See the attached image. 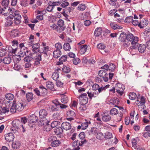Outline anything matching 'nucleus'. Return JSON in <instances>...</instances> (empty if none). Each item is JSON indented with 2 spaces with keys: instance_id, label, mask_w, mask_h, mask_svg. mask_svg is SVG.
<instances>
[{
  "instance_id": "3c124183",
  "label": "nucleus",
  "mask_w": 150,
  "mask_h": 150,
  "mask_svg": "<svg viewBox=\"0 0 150 150\" xmlns=\"http://www.w3.org/2000/svg\"><path fill=\"white\" fill-rule=\"evenodd\" d=\"M79 137L80 139H81V140H84V143L86 142V140L84 139L85 135L84 133L83 132H81L79 134Z\"/></svg>"
},
{
  "instance_id": "cd10ccee",
  "label": "nucleus",
  "mask_w": 150,
  "mask_h": 150,
  "mask_svg": "<svg viewBox=\"0 0 150 150\" xmlns=\"http://www.w3.org/2000/svg\"><path fill=\"white\" fill-rule=\"evenodd\" d=\"M102 33V30L101 28H96L94 32V35L96 36H99L101 35Z\"/></svg>"
},
{
  "instance_id": "393cba45",
  "label": "nucleus",
  "mask_w": 150,
  "mask_h": 150,
  "mask_svg": "<svg viewBox=\"0 0 150 150\" xmlns=\"http://www.w3.org/2000/svg\"><path fill=\"white\" fill-rule=\"evenodd\" d=\"M62 54L60 50H56L53 52V57L55 58H58L60 57Z\"/></svg>"
},
{
  "instance_id": "f257e3e1",
  "label": "nucleus",
  "mask_w": 150,
  "mask_h": 150,
  "mask_svg": "<svg viewBox=\"0 0 150 150\" xmlns=\"http://www.w3.org/2000/svg\"><path fill=\"white\" fill-rule=\"evenodd\" d=\"M127 36L126 42L123 44V46L125 47H127L131 44L132 45L129 47V51L132 52V50L135 49L137 42L139 41V38L137 37L134 36L133 35L130 33L127 35Z\"/></svg>"
},
{
  "instance_id": "774afa93",
  "label": "nucleus",
  "mask_w": 150,
  "mask_h": 150,
  "mask_svg": "<svg viewBox=\"0 0 150 150\" xmlns=\"http://www.w3.org/2000/svg\"><path fill=\"white\" fill-rule=\"evenodd\" d=\"M57 25L59 27H64V22L62 19H60L57 22Z\"/></svg>"
},
{
  "instance_id": "473e14b6",
  "label": "nucleus",
  "mask_w": 150,
  "mask_h": 150,
  "mask_svg": "<svg viewBox=\"0 0 150 150\" xmlns=\"http://www.w3.org/2000/svg\"><path fill=\"white\" fill-rule=\"evenodd\" d=\"M102 120L105 122H107L110 121L111 119V117L108 115H104L102 117Z\"/></svg>"
},
{
  "instance_id": "6e6d98bb",
  "label": "nucleus",
  "mask_w": 150,
  "mask_h": 150,
  "mask_svg": "<svg viewBox=\"0 0 150 150\" xmlns=\"http://www.w3.org/2000/svg\"><path fill=\"white\" fill-rule=\"evenodd\" d=\"M97 47L100 50H104L105 48V45L102 43L98 44L97 45Z\"/></svg>"
},
{
  "instance_id": "13d9d810",
  "label": "nucleus",
  "mask_w": 150,
  "mask_h": 150,
  "mask_svg": "<svg viewBox=\"0 0 150 150\" xmlns=\"http://www.w3.org/2000/svg\"><path fill=\"white\" fill-rule=\"evenodd\" d=\"M6 51L4 49H0V56H4L6 54Z\"/></svg>"
},
{
  "instance_id": "f8f14e48",
  "label": "nucleus",
  "mask_w": 150,
  "mask_h": 150,
  "mask_svg": "<svg viewBox=\"0 0 150 150\" xmlns=\"http://www.w3.org/2000/svg\"><path fill=\"white\" fill-rule=\"evenodd\" d=\"M13 104L12 105H11L10 102H9L8 103H6V105H8V106L10 108L9 111H10V112L13 113H14L16 112L17 110L15 106V101H13Z\"/></svg>"
},
{
  "instance_id": "0e129e2a",
  "label": "nucleus",
  "mask_w": 150,
  "mask_h": 150,
  "mask_svg": "<svg viewBox=\"0 0 150 150\" xmlns=\"http://www.w3.org/2000/svg\"><path fill=\"white\" fill-rule=\"evenodd\" d=\"M87 93L88 94V96L89 97L90 99H91L93 97H96V96L95 95L94 93H92L91 92L88 91L87 92Z\"/></svg>"
},
{
  "instance_id": "5fc2aeb1",
  "label": "nucleus",
  "mask_w": 150,
  "mask_h": 150,
  "mask_svg": "<svg viewBox=\"0 0 150 150\" xmlns=\"http://www.w3.org/2000/svg\"><path fill=\"white\" fill-rule=\"evenodd\" d=\"M137 96L136 94L134 93H131L129 94V97L131 100L134 99Z\"/></svg>"
},
{
  "instance_id": "7c9ffc66",
  "label": "nucleus",
  "mask_w": 150,
  "mask_h": 150,
  "mask_svg": "<svg viewBox=\"0 0 150 150\" xmlns=\"http://www.w3.org/2000/svg\"><path fill=\"white\" fill-rule=\"evenodd\" d=\"M98 74L100 77L103 78L104 76H108V74L106 72V71L103 70H100L98 71Z\"/></svg>"
},
{
  "instance_id": "603ef678",
  "label": "nucleus",
  "mask_w": 150,
  "mask_h": 150,
  "mask_svg": "<svg viewBox=\"0 0 150 150\" xmlns=\"http://www.w3.org/2000/svg\"><path fill=\"white\" fill-rule=\"evenodd\" d=\"M65 27H58L57 26V28L56 30L57 32L60 33L62 32L65 30Z\"/></svg>"
},
{
  "instance_id": "4468645a",
  "label": "nucleus",
  "mask_w": 150,
  "mask_h": 150,
  "mask_svg": "<svg viewBox=\"0 0 150 150\" xmlns=\"http://www.w3.org/2000/svg\"><path fill=\"white\" fill-rule=\"evenodd\" d=\"M61 127L63 129L66 131L70 130L71 127V124L67 122H63L61 125Z\"/></svg>"
},
{
  "instance_id": "49530a36",
  "label": "nucleus",
  "mask_w": 150,
  "mask_h": 150,
  "mask_svg": "<svg viewBox=\"0 0 150 150\" xmlns=\"http://www.w3.org/2000/svg\"><path fill=\"white\" fill-rule=\"evenodd\" d=\"M12 35L13 37H16L18 36V34L20 33L19 31L17 30H14L11 31Z\"/></svg>"
},
{
  "instance_id": "423d86ee",
  "label": "nucleus",
  "mask_w": 150,
  "mask_h": 150,
  "mask_svg": "<svg viewBox=\"0 0 150 150\" xmlns=\"http://www.w3.org/2000/svg\"><path fill=\"white\" fill-rule=\"evenodd\" d=\"M115 87L116 92L120 95H122L125 89L124 86L121 83H117L115 85Z\"/></svg>"
},
{
  "instance_id": "39448f33",
  "label": "nucleus",
  "mask_w": 150,
  "mask_h": 150,
  "mask_svg": "<svg viewBox=\"0 0 150 150\" xmlns=\"http://www.w3.org/2000/svg\"><path fill=\"white\" fill-rule=\"evenodd\" d=\"M79 99L80 104L81 105H85L88 102V99L87 95L86 93H83L77 97Z\"/></svg>"
},
{
  "instance_id": "bf43d9fd",
  "label": "nucleus",
  "mask_w": 150,
  "mask_h": 150,
  "mask_svg": "<svg viewBox=\"0 0 150 150\" xmlns=\"http://www.w3.org/2000/svg\"><path fill=\"white\" fill-rule=\"evenodd\" d=\"M133 19V17L132 16L127 17L125 19V22L127 23H129L131 22H132Z\"/></svg>"
},
{
  "instance_id": "9b49d317",
  "label": "nucleus",
  "mask_w": 150,
  "mask_h": 150,
  "mask_svg": "<svg viewBox=\"0 0 150 150\" xmlns=\"http://www.w3.org/2000/svg\"><path fill=\"white\" fill-rule=\"evenodd\" d=\"M15 138L14 134L12 133H10L5 134V139L8 142L12 141Z\"/></svg>"
},
{
  "instance_id": "4d7b16f0",
  "label": "nucleus",
  "mask_w": 150,
  "mask_h": 150,
  "mask_svg": "<svg viewBox=\"0 0 150 150\" xmlns=\"http://www.w3.org/2000/svg\"><path fill=\"white\" fill-rule=\"evenodd\" d=\"M49 26L52 29L56 30L57 28V25L55 24L50 23L49 24Z\"/></svg>"
},
{
  "instance_id": "20e7f679",
  "label": "nucleus",
  "mask_w": 150,
  "mask_h": 150,
  "mask_svg": "<svg viewBox=\"0 0 150 150\" xmlns=\"http://www.w3.org/2000/svg\"><path fill=\"white\" fill-rule=\"evenodd\" d=\"M10 17L11 18L14 17L15 23L16 25L19 24L21 22V16L20 15L18 11H12L10 14Z\"/></svg>"
},
{
  "instance_id": "e2e57ef3",
  "label": "nucleus",
  "mask_w": 150,
  "mask_h": 150,
  "mask_svg": "<svg viewBox=\"0 0 150 150\" xmlns=\"http://www.w3.org/2000/svg\"><path fill=\"white\" fill-rule=\"evenodd\" d=\"M80 62V59L78 58H74L73 59V62L74 64L77 65Z\"/></svg>"
},
{
  "instance_id": "4c0bfd02",
  "label": "nucleus",
  "mask_w": 150,
  "mask_h": 150,
  "mask_svg": "<svg viewBox=\"0 0 150 150\" xmlns=\"http://www.w3.org/2000/svg\"><path fill=\"white\" fill-rule=\"evenodd\" d=\"M26 97L27 100L29 102L33 99V94L32 93H28L26 94Z\"/></svg>"
},
{
  "instance_id": "6e6552de",
  "label": "nucleus",
  "mask_w": 150,
  "mask_h": 150,
  "mask_svg": "<svg viewBox=\"0 0 150 150\" xmlns=\"http://www.w3.org/2000/svg\"><path fill=\"white\" fill-rule=\"evenodd\" d=\"M84 144V140H77L74 141L72 143V145L74 148V150H79L80 149L79 146H82Z\"/></svg>"
},
{
  "instance_id": "58836bf2",
  "label": "nucleus",
  "mask_w": 150,
  "mask_h": 150,
  "mask_svg": "<svg viewBox=\"0 0 150 150\" xmlns=\"http://www.w3.org/2000/svg\"><path fill=\"white\" fill-rule=\"evenodd\" d=\"M63 48L65 51H69L71 49L70 44L68 43H65L63 46Z\"/></svg>"
},
{
  "instance_id": "e433bc0d",
  "label": "nucleus",
  "mask_w": 150,
  "mask_h": 150,
  "mask_svg": "<svg viewBox=\"0 0 150 150\" xmlns=\"http://www.w3.org/2000/svg\"><path fill=\"white\" fill-rule=\"evenodd\" d=\"M49 50V47L48 46L44 47V49L43 51H41V53H43L45 54V56H47V52Z\"/></svg>"
},
{
  "instance_id": "2f4dec72",
  "label": "nucleus",
  "mask_w": 150,
  "mask_h": 150,
  "mask_svg": "<svg viewBox=\"0 0 150 150\" xmlns=\"http://www.w3.org/2000/svg\"><path fill=\"white\" fill-rule=\"evenodd\" d=\"M58 71L57 70L55 72L53 73L52 78L55 81H57L59 77V75Z\"/></svg>"
},
{
  "instance_id": "9d476101",
  "label": "nucleus",
  "mask_w": 150,
  "mask_h": 150,
  "mask_svg": "<svg viewBox=\"0 0 150 150\" xmlns=\"http://www.w3.org/2000/svg\"><path fill=\"white\" fill-rule=\"evenodd\" d=\"M28 52V50L26 48L24 49L23 48H21L20 52L18 53V56L19 57L18 59V62H19L21 60V57H23L25 55H26V53Z\"/></svg>"
},
{
  "instance_id": "8fccbe9b",
  "label": "nucleus",
  "mask_w": 150,
  "mask_h": 150,
  "mask_svg": "<svg viewBox=\"0 0 150 150\" xmlns=\"http://www.w3.org/2000/svg\"><path fill=\"white\" fill-rule=\"evenodd\" d=\"M110 113L112 115H114L118 114V111L115 108H113L110 110Z\"/></svg>"
},
{
  "instance_id": "c03bdc74",
  "label": "nucleus",
  "mask_w": 150,
  "mask_h": 150,
  "mask_svg": "<svg viewBox=\"0 0 150 150\" xmlns=\"http://www.w3.org/2000/svg\"><path fill=\"white\" fill-rule=\"evenodd\" d=\"M86 5L84 4H80L78 7V10L81 11H83L86 9Z\"/></svg>"
},
{
  "instance_id": "a18cd8bd",
  "label": "nucleus",
  "mask_w": 150,
  "mask_h": 150,
  "mask_svg": "<svg viewBox=\"0 0 150 150\" xmlns=\"http://www.w3.org/2000/svg\"><path fill=\"white\" fill-rule=\"evenodd\" d=\"M67 114L68 117H74L75 115L74 111L71 110L67 111Z\"/></svg>"
},
{
  "instance_id": "aec40b11",
  "label": "nucleus",
  "mask_w": 150,
  "mask_h": 150,
  "mask_svg": "<svg viewBox=\"0 0 150 150\" xmlns=\"http://www.w3.org/2000/svg\"><path fill=\"white\" fill-rule=\"evenodd\" d=\"M55 2L48 3V6L46 8V10L49 12H51L54 8V6L55 5Z\"/></svg>"
},
{
  "instance_id": "dca6fc26",
  "label": "nucleus",
  "mask_w": 150,
  "mask_h": 150,
  "mask_svg": "<svg viewBox=\"0 0 150 150\" xmlns=\"http://www.w3.org/2000/svg\"><path fill=\"white\" fill-rule=\"evenodd\" d=\"M40 44L38 43L34 44L32 46V51L35 53L39 52L41 53V51L40 50Z\"/></svg>"
},
{
  "instance_id": "052dcab7",
  "label": "nucleus",
  "mask_w": 150,
  "mask_h": 150,
  "mask_svg": "<svg viewBox=\"0 0 150 150\" xmlns=\"http://www.w3.org/2000/svg\"><path fill=\"white\" fill-rule=\"evenodd\" d=\"M62 70L64 72L67 73L70 71V69L69 67L65 66L62 68Z\"/></svg>"
},
{
  "instance_id": "2eb2a0df",
  "label": "nucleus",
  "mask_w": 150,
  "mask_h": 150,
  "mask_svg": "<svg viewBox=\"0 0 150 150\" xmlns=\"http://www.w3.org/2000/svg\"><path fill=\"white\" fill-rule=\"evenodd\" d=\"M8 106V105H6L4 107H2L0 106V115H1L4 113H8L9 112L10 108Z\"/></svg>"
},
{
  "instance_id": "09e8293b",
  "label": "nucleus",
  "mask_w": 150,
  "mask_h": 150,
  "mask_svg": "<svg viewBox=\"0 0 150 150\" xmlns=\"http://www.w3.org/2000/svg\"><path fill=\"white\" fill-rule=\"evenodd\" d=\"M103 134L101 132H98L96 135V138L99 139H102L103 137Z\"/></svg>"
},
{
  "instance_id": "7ed1b4c3",
  "label": "nucleus",
  "mask_w": 150,
  "mask_h": 150,
  "mask_svg": "<svg viewBox=\"0 0 150 150\" xmlns=\"http://www.w3.org/2000/svg\"><path fill=\"white\" fill-rule=\"evenodd\" d=\"M146 46L144 44H139L137 42V44L136 45V47L135 49L132 50V52L130 51L131 54L134 55L137 51V49L139 52L141 53H143L146 50Z\"/></svg>"
},
{
  "instance_id": "ea45409f",
  "label": "nucleus",
  "mask_w": 150,
  "mask_h": 150,
  "mask_svg": "<svg viewBox=\"0 0 150 150\" xmlns=\"http://www.w3.org/2000/svg\"><path fill=\"white\" fill-rule=\"evenodd\" d=\"M61 100L62 103L64 104L66 103L68 101L67 97L66 96H62Z\"/></svg>"
},
{
  "instance_id": "bb28decb",
  "label": "nucleus",
  "mask_w": 150,
  "mask_h": 150,
  "mask_svg": "<svg viewBox=\"0 0 150 150\" xmlns=\"http://www.w3.org/2000/svg\"><path fill=\"white\" fill-rule=\"evenodd\" d=\"M11 61V58L9 57H5L2 60L3 62L5 64H9Z\"/></svg>"
},
{
  "instance_id": "864d4df0",
  "label": "nucleus",
  "mask_w": 150,
  "mask_h": 150,
  "mask_svg": "<svg viewBox=\"0 0 150 150\" xmlns=\"http://www.w3.org/2000/svg\"><path fill=\"white\" fill-rule=\"evenodd\" d=\"M116 66L113 64H110L108 66V70L110 71H114Z\"/></svg>"
},
{
  "instance_id": "b1692460",
  "label": "nucleus",
  "mask_w": 150,
  "mask_h": 150,
  "mask_svg": "<svg viewBox=\"0 0 150 150\" xmlns=\"http://www.w3.org/2000/svg\"><path fill=\"white\" fill-rule=\"evenodd\" d=\"M47 114V111L45 109H42L39 111V115L40 118L45 117Z\"/></svg>"
},
{
  "instance_id": "c9c22d12",
  "label": "nucleus",
  "mask_w": 150,
  "mask_h": 150,
  "mask_svg": "<svg viewBox=\"0 0 150 150\" xmlns=\"http://www.w3.org/2000/svg\"><path fill=\"white\" fill-rule=\"evenodd\" d=\"M5 97L7 100H13L14 98V96L13 95V94L11 93H8L6 94Z\"/></svg>"
},
{
  "instance_id": "6ab92c4d",
  "label": "nucleus",
  "mask_w": 150,
  "mask_h": 150,
  "mask_svg": "<svg viewBox=\"0 0 150 150\" xmlns=\"http://www.w3.org/2000/svg\"><path fill=\"white\" fill-rule=\"evenodd\" d=\"M148 24V21L147 19H143L139 22L138 26L141 28H143L146 26Z\"/></svg>"
},
{
  "instance_id": "680f3d73",
  "label": "nucleus",
  "mask_w": 150,
  "mask_h": 150,
  "mask_svg": "<svg viewBox=\"0 0 150 150\" xmlns=\"http://www.w3.org/2000/svg\"><path fill=\"white\" fill-rule=\"evenodd\" d=\"M60 122L58 121H55L52 122L51 124V127L53 128L55 127L56 126L59 124Z\"/></svg>"
},
{
  "instance_id": "f03ea898",
  "label": "nucleus",
  "mask_w": 150,
  "mask_h": 150,
  "mask_svg": "<svg viewBox=\"0 0 150 150\" xmlns=\"http://www.w3.org/2000/svg\"><path fill=\"white\" fill-rule=\"evenodd\" d=\"M12 125L13 127H12V130H15V133L18 129L22 128V131L23 132L25 131V129L24 128L23 125L22 124V123L20 120H14L13 121Z\"/></svg>"
},
{
  "instance_id": "338daca9",
  "label": "nucleus",
  "mask_w": 150,
  "mask_h": 150,
  "mask_svg": "<svg viewBox=\"0 0 150 150\" xmlns=\"http://www.w3.org/2000/svg\"><path fill=\"white\" fill-rule=\"evenodd\" d=\"M111 28L114 30L120 28V27L117 24H114L113 23L110 24Z\"/></svg>"
},
{
  "instance_id": "412c9836",
  "label": "nucleus",
  "mask_w": 150,
  "mask_h": 150,
  "mask_svg": "<svg viewBox=\"0 0 150 150\" xmlns=\"http://www.w3.org/2000/svg\"><path fill=\"white\" fill-rule=\"evenodd\" d=\"M30 122L33 123L36 122L38 120V118L34 115H30L28 117Z\"/></svg>"
},
{
  "instance_id": "f3484780",
  "label": "nucleus",
  "mask_w": 150,
  "mask_h": 150,
  "mask_svg": "<svg viewBox=\"0 0 150 150\" xmlns=\"http://www.w3.org/2000/svg\"><path fill=\"white\" fill-rule=\"evenodd\" d=\"M15 104L16 110L19 111H21L23 109L24 106L22 103L17 102L15 101Z\"/></svg>"
},
{
  "instance_id": "a19ab883",
  "label": "nucleus",
  "mask_w": 150,
  "mask_h": 150,
  "mask_svg": "<svg viewBox=\"0 0 150 150\" xmlns=\"http://www.w3.org/2000/svg\"><path fill=\"white\" fill-rule=\"evenodd\" d=\"M10 18H8L6 20V21L5 23V25L6 26H10L13 23V21Z\"/></svg>"
},
{
  "instance_id": "1a4fd4ad",
  "label": "nucleus",
  "mask_w": 150,
  "mask_h": 150,
  "mask_svg": "<svg viewBox=\"0 0 150 150\" xmlns=\"http://www.w3.org/2000/svg\"><path fill=\"white\" fill-rule=\"evenodd\" d=\"M4 7L1 8V11H2V13H3L4 14H5L6 16L8 14H10L12 11H14V9L13 8H10L8 6H3Z\"/></svg>"
},
{
  "instance_id": "0eeeda50",
  "label": "nucleus",
  "mask_w": 150,
  "mask_h": 150,
  "mask_svg": "<svg viewBox=\"0 0 150 150\" xmlns=\"http://www.w3.org/2000/svg\"><path fill=\"white\" fill-rule=\"evenodd\" d=\"M50 141H52L51 146L54 147H57L59 146L61 144L59 140H57L56 137L54 136H52L50 137Z\"/></svg>"
},
{
  "instance_id": "f704fd0d",
  "label": "nucleus",
  "mask_w": 150,
  "mask_h": 150,
  "mask_svg": "<svg viewBox=\"0 0 150 150\" xmlns=\"http://www.w3.org/2000/svg\"><path fill=\"white\" fill-rule=\"evenodd\" d=\"M34 59V57L33 56V54H31L30 56H27L25 57L24 59V61L28 63H29L31 60Z\"/></svg>"
},
{
  "instance_id": "72a5a7b5",
  "label": "nucleus",
  "mask_w": 150,
  "mask_h": 150,
  "mask_svg": "<svg viewBox=\"0 0 150 150\" xmlns=\"http://www.w3.org/2000/svg\"><path fill=\"white\" fill-rule=\"evenodd\" d=\"M12 145L13 148L17 149L19 148L21 145V144L19 141H15L12 143Z\"/></svg>"
},
{
  "instance_id": "5701e85b",
  "label": "nucleus",
  "mask_w": 150,
  "mask_h": 150,
  "mask_svg": "<svg viewBox=\"0 0 150 150\" xmlns=\"http://www.w3.org/2000/svg\"><path fill=\"white\" fill-rule=\"evenodd\" d=\"M85 122L82 123L81 124L82 129H85L88 127L89 124H91V122L90 121L85 120Z\"/></svg>"
},
{
  "instance_id": "de8ad7c7",
  "label": "nucleus",
  "mask_w": 150,
  "mask_h": 150,
  "mask_svg": "<svg viewBox=\"0 0 150 150\" xmlns=\"http://www.w3.org/2000/svg\"><path fill=\"white\" fill-rule=\"evenodd\" d=\"M132 146L134 149H136L137 148V141L135 139H133L132 141Z\"/></svg>"
},
{
  "instance_id": "69168bd1",
  "label": "nucleus",
  "mask_w": 150,
  "mask_h": 150,
  "mask_svg": "<svg viewBox=\"0 0 150 150\" xmlns=\"http://www.w3.org/2000/svg\"><path fill=\"white\" fill-rule=\"evenodd\" d=\"M55 47L57 50H60L62 48V45L60 42H58L55 45Z\"/></svg>"
},
{
  "instance_id": "c85d7f7f",
  "label": "nucleus",
  "mask_w": 150,
  "mask_h": 150,
  "mask_svg": "<svg viewBox=\"0 0 150 150\" xmlns=\"http://www.w3.org/2000/svg\"><path fill=\"white\" fill-rule=\"evenodd\" d=\"M54 132L57 134H60L62 133L63 130L62 127H56L54 129Z\"/></svg>"
},
{
  "instance_id": "79ce46f5",
  "label": "nucleus",
  "mask_w": 150,
  "mask_h": 150,
  "mask_svg": "<svg viewBox=\"0 0 150 150\" xmlns=\"http://www.w3.org/2000/svg\"><path fill=\"white\" fill-rule=\"evenodd\" d=\"M46 85L47 88L50 89H52L54 88V84L52 83L50 81H48L46 82Z\"/></svg>"
},
{
  "instance_id": "a211bd4d",
  "label": "nucleus",
  "mask_w": 150,
  "mask_h": 150,
  "mask_svg": "<svg viewBox=\"0 0 150 150\" xmlns=\"http://www.w3.org/2000/svg\"><path fill=\"white\" fill-rule=\"evenodd\" d=\"M127 34L124 33H121L120 35L119 39L120 41L123 42V44L126 42Z\"/></svg>"
},
{
  "instance_id": "37998d69",
  "label": "nucleus",
  "mask_w": 150,
  "mask_h": 150,
  "mask_svg": "<svg viewBox=\"0 0 150 150\" xmlns=\"http://www.w3.org/2000/svg\"><path fill=\"white\" fill-rule=\"evenodd\" d=\"M112 137V134L109 132H107L105 134V138L106 139H110Z\"/></svg>"
},
{
  "instance_id": "c756f323",
  "label": "nucleus",
  "mask_w": 150,
  "mask_h": 150,
  "mask_svg": "<svg viewBox=\"0 0 150 150\" xmlns=\"http://www.w3.org/2000/svg\"><path fill=\"white\" fill-rule=\"evenodd\" d=\"M88 46L86 45L81 46L80 52L81 54H83L86 51Z\"/></svg>"
},
{
  "instance_id": "ddd939ff",
  "label": "nucleus",
  "mask_w": 150,
  "mask_h": 150,
  "mask_svg": "<svg viewBox=\"0 0 150 150\" xmlns=\"http://www.w3.org/2000/svg\"><path fill=\"white\" fill-rule=\"evenodd\" d=\"M49 122V121L46 117H42L40 118L38 122V125L39 126L46 125L48 124Z\"/></svg>"
},
{
  "instance_id": "4be33fe9",
  "label": "nucleus",
  "mask_w": 150,
  "mask_h": 150,
  "mask_svg": "<svg viewBox=\"0 0 150 150\" xmlns=\"http://www.w3.org/2000/svg\"><path fill=\"white\" fill-rule=\"evenodd\" d=\"M98 132V129L96 127H92L90 130L88 131V133L89 135H92L96 134Z\"/></svg>"
},
{
  "instance_id": "a878e982",
  "label": "nucleus",
  "mask_w": 150,
  "mask_h": 150,
  "mask_svg": "<svg viewBox=\"0 0 150 150\" xmlns=\"http://www.w3.org/2000/svg\"><path fill=\"white\" fill-rule=\"evenodd\" d=\"M52 117L55 120H60L61 119V115L60 112H56L54 113L52 115Z\"/></svg>"
}]
</instances>
